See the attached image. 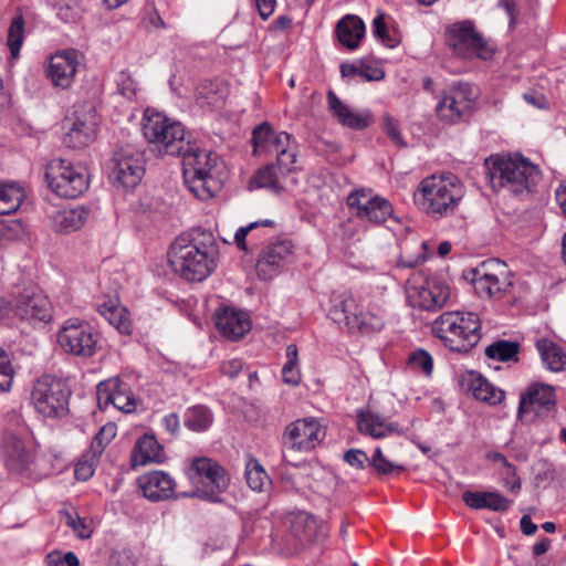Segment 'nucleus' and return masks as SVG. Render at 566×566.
<instances>
[{
    "label": "nucleus",
    "mask_w": 566,
    "mask_h": 566,
    "mask_svg": "<svg viewBox=\"0 0 566 566\" xmlns=\"http://www.w3.org/2000/svg\"><path fill=\"white\" fill-rule=\"evenodd\" d=\"M46 566H64L62 560V552L59 549L51 551L44 557Z\"/></svg>",
    "instance_id": "nucleus-63"
},
{
    "label": "nucleus",
    "mask_w": 566,
    "mask_h": 566,
    "mask_svg": "<svg viewBox=\"0 0 566 566\" xmlns=\"http://www.w3.org/2000/svg\"><path fill=\"white\" fill-rule=\"evenodd\" d=\"M14 369L11 365L9 354L0 347V391L10 390L13 381Z\"/></svg>",
    "instance_id": "nucleus-48"
},
{
    "label": "nucleus",
    "mask_w": 566,
    "mask_h": 566,
    "mask_svg": "<svg viewBox=\"0 0 566 566\" xmlns=\"http://www.w3.org/2000/svg\"><path fill=\"white\" fill-rule=\"evenodd\" d=\"M326 436L325 427L315 418H302L289 423L282 434L283 459L287 452H311Z\"/></svg>",
    "instance_id": "nucleus-14"
},
{
    "label": "nucleus",
    "mask_w": 566,
    "mask_h": 566,
    "mask_svg": "<svg viewBox=\"0 0 566 566\" xmlns=\"http://www.w3.org/2000/svg\"><path fill=\"white\" fill-rule=\"evenodd\" d=\"M375 196L371 193L370 190L359 189L354 190L349 193L347 197V205L350 208H356L357 212L356 216L359 219H363L364 212H366L367 208L374 200Z\"/></svg>",
    "instance_id": "nucleus-46"
},
{
    "label": "nucleus",
    "mask_w": 566,
    "mask_h": 566,
    "mask_svg": "<svg viewBox=\"0 0 566 566\" xmlns=\"http://www.w3.org/2000/svg\"><path fill=\"white\" fill-rule=\"evenodd\" d=\"M137 481L143 496L150 502L177 497L175 493L176 482L164 471H150L140 475Z\"/></svg>",
    "instance_id": "nucleus-25"
},
{
    "label": "nucleus",
    "mask_w": 566,
    "mask_h": 566,
    "mask_svg": "<svg viewBox=\"0 0 566 566\" xmlns=\"http://www.w3.org/2000/svg\"><path fill=\"white\" fill-rule=\"evenodd\" d=\"M485 458L493 462L501 463V476L503 478H516V467L512 464L507 458L500 452H488Z\"/></svg>",
    "instance_id": "nucleus-53"
},
{
    "label": "nucleus",
    "mask_w": 566,
    "mask_h": 566,
    "mask_svg": "<svg viewBox=\"0 0 566 566\" xmlns=\"http://www.w3.org/2000/svg\"><path fill=\"white\" fill-rule=\"evenodd\" d=\"M216 326L229 339H239L251 328L247 313L232 307H220L216 312Z\"/></svg>",
    "instance_id": "nucleus-27"
},
{
    "label": "nucleus",
    "mask_w": 566,
    "mask_h": 566,
    "mask_svg": "<svg viewBox=\"0 0 566 566\" xmlns=\"http://www.w3.org/2000/svg\"><path fill=\"white\" fill-rule=\"evenodd\" d=\"M13 314L20 319L48 322L51 319V303L36 285L19 289L10 303Z\"/></svg>",
    "instance_id": "nucleus-19"
},
{
    "label": "nucleus",
    "mask_w": 566,
    "mask_h": 566,
    "mask_svg": "<svg viewBox=\"0 0 566 566\" xmlns=\"http://www.w3.org/2000/svg\"><path fill=\"white\" fill-rule=\"evenodd\" d=\"M469 387L478 400L490 405L500 403L504 398V391L481 375L472 377Z\"/></svg>",
    "instance_id": "nucleus-37"
},
{
    "label": "nucleus",
    "mask_w": 566,
    "mask_h": 566,
    "mask_svg": "<svg viewBox=\"0 0 566 566\" xmlns=\"http://www.w3.org/2000/svg\"><path fill=\"white\" fill-rule=\"evenodd\" d=\"M87 214L83 207L56 210L50 216L51 227L55 232L70 233L82 228Z\"/></svg>",
    "instance_id": "nucleus-33"
},
{
    "label": "nucleus",
    "mask_w": 566,
    "mask_h": 566,
    "mask_svg": "<svg viewBox=\"0 0 566 566\" xmlns=\"http://www.w3.org/2000/svg\"><path fill=\"white\" fill-rule=\"evenodd\" d=\"M505 264L500 260H489L482 262L478 268L469 270L464 277L470 281L475 293L480 297L490 298L504 293L512 285L506 279H500L495 273L496 269L504 270ZM503 275V271H501Z\"/></svg>",
    "instance_id": "nucleus-20"
},
{
    "label": "nucleus",
    "mask_w": 566,
    "mask_h": 566,
    "mask_svg": "<svg viewBox=\"0 0 566 566\" xmlns=\"http://www.w3.org/2000/svg\"><path fill=\"white\" fill-rule=\"evenodd\" d=\"M462 500L465 505L473 510L488 509L501 513L506 512L512 505V501L499 492L467 491L462 494Z\"/></svg>",
    "instance_id": "nucleus-30"
},
{
    "label": "nucleus",
    "mask_w": 566,
    "mask_h": 566,
    "mask_svg": "<svg viewBox=\"0 0 566 566\" xmlns=\"http://www.w3.org/2000/svg\"><path fill=\"white\" fill-rule=\"evenodd\" d=\"M80 52L74 49L55 53L50 61L48 76L55 86L69 87L76 74L80 63Z\"/></svg>",
    "instance_id": "nucleus-26"
},
{
    "label": "nucleus",
    "mask_w": 566,
    "mask_h": 566,
    "mask_svg": "<svg viewBox=\"0 0 566 566\" xmlns=\"http://www.w3.org/2000/svg\"><path fill=\"white\" fill-rule=\"evenodd\" d=\"M71 389L65 381L43 375L33 385L31 401L35 410L44 417L57 418L66 415Z\"/></svg>",
    "instance_id": "nucleus-9"
},
{
    "label": "nucleus",
    "mask_w": 566,
    "mask_h": 566,
    "mask_svg": "<svg viewBox=\"0 0 566 566\" xmlns=\"http://www.w3.org/2000/svg\"><path fill=\"white\" fill-rule=\"evenodd\" d=\"M191 471L195 472L191 479L201 483L203 489H197L196 492L190 494L185 493L184 496L197 495L212 502L219 501V494L226 491L229 485V478L224 469L212 459L197 458L192 461Z\"/></svg>",
    "instance_id": "nucleus-18"
},
{
    "label": "nucleus",
    "mask_w": 566,
    "mask_h": 566,
    "mask_svg": "<svg viewBox=\"0 0 566 566\" xmlns=\"http://www.w3.org/2000/svg\"><path fill=\"white\" fill-rule=\"evenodd\" d=\"M394 208L391 203L379 196H375L374 200L363 214V219H367L374 223H382L392 217Z\"/></svg>",
    "instance_id": "nucleus-41"
},
{
    "label": "nucleus",
    "mask_w": 566,
    "mask_h": 566,
    "mask_svg": "<svg viewBox=\"0 0 566 566\" xmlns=\"http://www.w3.org/2000/svg\"><path fill=\"white\" fill-rule=\"evenodd\" d=\"M344 460L354 468L364 469L365 463L368 462V457L363 450L350 449L345 452Z\"/></svg>",
    "instance_id": "nucleus-54"
},
{
    "label": "nucleus",
    "mask_w": 566,
    "mask_h": 566,
    "mask_svg": "<svg viewBox=\"0 0 566 566\" xmlns=\"http://www.w3.org/2000/svg\"><path fill=\"white\" fill-rule=\"evenodd\" d=\"M536 347L548 370L554 373L566 370V353L557 344L543 338L537 340Z\"/></svg>",
    "instance_id": "nucleus-35"
},
{
    "label": "nucleus",
    "mask_w": 566,
    "mask_h": 566,
    "mask_svg": "<svg viewBox=\"0 0 566 566\" xmlns=\"http://www.w3.org/2000/svg\"><path fill=\"white\" fill-rule=\"evenodd\" d=\"M484 169L494 189L507 188L514 195L530 191L539 177L538 168L521 155L490 156Z\"/></svg>",
    "instance_id": "nucleus-5"
},
{
    "label": "nucleus",
    "mask_w": 566,
    "mask_h": 566,
    "mask_svg": "<svg viewBox=\"0 0 566 566\" xmlns=\"http://www.w3.org/2000/svg\"><path fill=\"white\" fill-rule=\"evenodd\" d=\"M164 459V448L155 436L146 433L137 440L132 454L134 464L160 463Z\"/></svg>",
    "instance_id": "nucleus-32"
},
{
    "label": "nucleus",
    "mask_w": 566,
    "mask_h": 566,
    "mask_svg": "<svg viewBox=\"0 0 566 566\" xmlns=\"http://www.w3.org/2000/svg\"><path fill=\"white\" fill-rule=\"evenodd\" d=\"M282 379L285 384L296 386L301 381V371L298 368V352L295 344L286 347V363L282 368Z\"/></svg>",
    "instance_id": "nucleus-40"
},
{
    "label": "nucleus",
    "mask_w": 566,
    "mask_h": 566,
    "mask_svg": "<svg viewBox=\"0 0 566 566\" xmlns=\"http://www.w3.org/2000/svg\"><path fill=\"white\" fill-rule=\"evenodd\" d=\"M521 531L524 535H533L537 531V525L534 524L528 515H523L520 521Z\"/></svg>",
    "instance_id": "nucleus-62"
},
{
    "label": "nucleus",
    "mask_w": 566,
    "mask_h": 566,
    "mask_svg": "<svg viewBox=\"0 0 566 566\" xmlns=\"http://www.w3.org/2000/svg\"><path fill=\"white\" fill-rule=\"evenodd\" d=\"M116 566H135L136 560L130 551H123L114 556Z\"/></svg>",
    "instance_id": "nucleus-61"
},
{
    "label": "nucleus",
    "mask_w": 566,
    "mask_h": 566,
    "mask_svg": "<svg viewBox=\"0 0 566 566\" xmlns=\"http://www.w3.org/2000/svg\"><path fill=\"white\" fill-rule=\"evenodd\" d=\"M97 401L102 409L109 405L123 412H132L136 409V399L127 382L118 377L109 378L97 385Z\"/></svg>",
    "instance_id": "nucleus-24"
},
{
    "label": "nucleus",
    "mask_w": 566,
    "mask_h": 566,
    "mask_svg": "<svg viewBox=\"0 0 566 566\" xmlns=\"http://www.w3.org/2000/svg\"><path fill=\"white\" fill-rule=\"evenodd\" d=\"M373 33L388 48H395L399 43V40L389 33L382 14L373 20Z\"/></svg>",
    "instance_id": "nucleus-50"
},
{
    "label": "nucleus",
    "mask_w": 566,
    "mask_h": 566,
    "mask_svg": "<svg viewBox=\"0 0 566 566\" xmlns=\"http://www.w3.org/2000/svg\"><path fill=\"white\" fill-rule=\"evenodd\" d=\"M57 343L65 353L88 358L96 353L97 334L88 323L69 318L57 333Z\"/></svg>",
    "instance_id": "nucleus-17"
},
{
    "label": "nucleus",
    "mask_w": 566,
    "mask_h": 566,
    "mask_svg": "<svg viewBox=\"0 0 566 566\" xmlns=\"http://www.w3.org/2000/svg\"><path fill=\"white\" fill-rule=\"evenodd\" d=\"M23 40L24 19L22 14H18L13 17V19L11 20L7 39V44L13 59H17L19 56Z\"/></svg>",
    "instance_id": "nucleus-42"
},
{
    "label": "nucleus",
    "mask_w": 566,
    "mask_h": 566,
    "mask_svg": "<svg viewBox=\"0 0 566 566\" xmlns=\"http://www.w3.org/2000/svg\"><path fill=\"white\" fill-rule=\"evenodd\" d=\"M242 368L243 361L238 358L224 361L221 365L222 373L229 376L230 378L237 377L241 373Z\"/></svg>",
    "instance_id": "nucleus-57"
},
{
    "label": "nucleus",
    "mask_w": 566,
    "mask_h": 566,
    "mask_svg": "<svg viewBox=\"0 0 566 566\" xmlns=\"http://www.w3.org/2000/svg\"><path fill=\"white\" fill-rule=\"evenodd\" d=\"M358 76L366 81H380L385 77V72L379 67H373L360 62Z\"/></svg>",
    "instance_id": "nucleus-56"
},
{
    "label": "nucleus",
    "mask_w": 566,
    "mask_h": 566,
    "mask_svg": "<svg viewBox=\"0 0 566 566\" xmlns=\"http://www.w3.org/2000/svg\"><path fill=\"white\" fill-rule=\"evenodd\" d=\"M520 344L517 342L499 339L485 348V356L499 361L517 360Z\"/></svg>",
    "instance_id": "nucleus-39"
},
{
    "label": "nucleus",
    "mask_w": 566,
    "mask_h": 566,
    "mask_svg": "<svg viewBox=\"0 0 566 566\" xmlns=\"http://www.w3.org/2000/svg\"><path fill=\"white\" fill-rule=\"evenodd\" d=\"M49 188L59 197L75 199L88 188V179L81 167L65 159H53L46 166Z\"/></svg>",
    "instance_id": "nucleus-10"
},
{
    "label": "nucleus",
    "mask_w": 566,
    "mask_h": 566,
    "mask_svg": "<svg viewBox=\"0 0 566 566\" xmlns=\"http://www.w3.org/2000/svg\"><path fill=\"white\" fill-rule=\"evenodd\" d=\"M108 168L114 186L135 188L145 174L144 153L133 145L122 146L114 151Z\"/></svg>",
    "instance_id": "nucleus-13"
},
{
    "label": "nucleus",
    "mask_w": 566,
    "mask_h": 566,
    "mask_svg": "<svg viewBox=\"0 0 566 566\" xmlns=\"http://www.w3.org/2000/svg\"><path fill=\"white\" fill-rule=\"evenodd\" d=\"M406 293L412 307L434 312L446 305L450 297V287L439 277H423L421 273H417L408 280Z\"/></svg>",
    "instance_id": "nucleus-11"
},
{
    "label": "nucleus",
    "mask_w": 566,
    "mask_h": 566,
    "mask_svg": "<svg viewBox=\"0 0 566 566\" xmlns=\"http://www.w3.org/2000/svg\"><path fill=\"white\" fill-rule=\"evenodd\" d=\"M75 478L80 481H86L94 474V469L87 461H80L75 465Z\"/></svg>",
    "instance_id": "nucleus-59"
},
{
    "label": "nucleus",
    "mask_w": 566,
    "mask_h": 566,
    "mask_svg": "<svg viewBox=\"0 0 566 566\" xmlns=\"http://www.w3.org/2000/svg\"><path fill=\"white\" fill-rule=\"evenodd\" d=\"M262 20H266L274 12L276 0H254Z\"/></svg>",
    "instance_id": "nucleus-58"
},
{
    "label": "nucleus",
    "mask_w": 566,
    "mask_h": 566,
    "mask_svg": "<svg viewBox=\"0 0 566 566\" xmlns=\"http://www.w3.org/2000/svg\"><path fill=\"white\" fill-rule=\"evenodd\" d=\"M556 403L557 398L553 386L543 382H534L521 394L517 416L521 418L525 412L546 416L555 409Z\"/></svg>",
    "instance_id": "nucleus-23"
},
{
    "label": "nucleus",
    "mask_w": 566,
    "mask_h": 566,
    "mask_svg": "<svg viewBox=\"0 0 566 566\" xmlns=\"http://www.w3.org/2000/svg\"><path fill=\"white\" fill-rule=\"evenodd\" d=\"M218 255L213 234L195 228L176 238L168 251V262L184 280L202 282L216 270Z\"/></svg>",
    "instance_id": "nucleus-2"
},
{
    "label": "nucleus",
    "mask_w": 566,
    "mask_h": 566,
    "mask_svg": "<svg viewBox=\"0 0 566 566\" xmlns=\"http://www.w3.org/2000/svg\"><path fill=\"white\" fill-rule=\"evenodd\" d=\"M464 196L463 185L454 175L424 178L415 193L420 210L434 219L452 214Z\"/></svg>",
    "instance_id": "nucleus-4"
},
{
    "label": "nucleus",
    "mask_w": 566,
    "mask_h": 566,
    "mask_svg": "<svg viewBox=\"0 0 566 566\" xmlns=\"http://www.w3.org/2000/svg\"><path fill=\"white\" fill-rule=\"evenodd\" d=\"M178 157L182 158L185 184L197 198L210 199L221 189L223 163L216 153L189 142Z\"/></svg>",
    "instance_id": "nucleus-3"
},
{
    "label": "nucleus",
    "mask_w": 566,
    "mask_h": 566,
    "mask_svg": "<svg viewBox=\"0 0 566 566\" xmlns=\"http://www.w3.org/2000/svg\"><path fill=\"white\" fill-rule=\"evenodd\" d=\"M213 422L211 410L202 405L188 408L184 413V424L191 431L201 432L210 428Z\"/></svg>",
    "instance_id": "nucleus-38"
},
{
    "label": "nucleus",
    "mask_w": 566,
    "mask_h": 566,
    "mask_svg": "<svg viewBox=\"0 0 566 566\" xmlns=\"http://www.w3.org/2000/svg\"><path fill=\"white\" fill-rule=\"evenodd\" d=\"M448 44L453 54L462 59L488 61L493 56V49L478 33L470 21L454 23L447 30Z\"/></svg>",
    "instance_id": "nucleus-16"
},
{
    "label": "nucleus",
    "mask_w": 566,
    "mask_h": 566,
    "mask_svg": "<svg viewBox=\"0 0 566 566\" xmlns=\"http://www.w3.org/2000/svg\"><path fill=\"white\" fill-rule=\"evenodd\" d=\"M294 245L290 240H277L265 245L256 261V274L268 281L276 276L293 258Z\"/></svg>",
    "instance_id": "nucleus-22"
},
{
    "label": "nucleus",
    "mask_w": 566,
    "mask_h": 566,
    "mask_svg": "<svg viewBox=\"0 0 566 566\" xmlns=\"http://www.w3.org/2000/svg\"><path fill=\"white\" fill-rule=\"evenodd\" d=\"M476 93L469 83H453L442 94L436 106V113L440 120L448 124H457L467 120L472 113Z\"/></svg>",
    "instance_id": "nucleus-15"
},
{
    "label": "nucleus",
    "mask_w": 566,
    "mask_h": 566,
    "mask_svg": "<svg viewBox=\"0 0 566 566\" xmlns=\"http://www.w3.org/2000/svg\"><path fill=\"white\" fill-rule=\"evenodd\" d=\"M259 227H274V222L270 219H264L261 221L251 222L247 227H241L237 230L234 234V242L237 247L244 252H249L250 249L248 247L247 237L250 235V241L254 239V234L252 233L253 230H255Z\"/></svg>",
    "instance_id": "nucleus-44"
},
{
    "label": "nucleus",
    "mask_w": 566,
    "mask_h": 566,
    "mask_svg": "<svg viewBox=\"0 0 566 566\" xmlns=\"http://www.w3.org/2000/svg\"><path fill=\"white\" fill-rule=\"evenodd\" d=\"M98 313L104 316L120 334L129 335L133 331L128 311L117 303V300L98 303Z\"/></svg>",
    "instance_id": "nucleus-34"
},
{
    "label": "nucleus",
    "mask_w": 566,
    "mask_h": 566,
    "mask_svg": "<svg viewBox=\"0 0 566 566\" xmlns=\"http://www.w3.org/2000/svg\"><path fill=\"white\" fill-rule=\"evenodd\" d=\"M286 132L275 134L266 122L252 132L253 154L274 155L275 160L259 168L251 180L256 188H266L280 195L286 190L287 177L296 171V151Z\"/></svg>",
    "instance_id": "nucleus-1"
},
{
    "label": "nucleus",
    "mask_w": 566,
    "mask_h": 566,
    "mask_svg": "<svg viewBox=\"0 0 566 566\" xmlns=\"http://www.w3.org/2000/svg\"><path fill=\"white\" fill-rule=\"evenodd\" d=\"M328 108L343 126L352 129L361 130L369 127L373 123L370 112L354 113L337 97L333 91L327 93Z\"/></svg>",
    "instance_id": "nucleus-28"
},
{
    "label": "nucleus",
    "mask_w": 566,
    "mask_h": 566,
    "mask_svg": "<svg viewBox=\"0 0 566 566\" xmlns=\"http://www.w3.org/2000/svg\"><path fill=\"white\" fill-rule=\"evenodd\" d=\"M357 429L360 433L375 439L385 438L392 432L402 433V431L398 430L397 424L388 423L380 416L363 410L357 412Z\"/></svg>",
    "instance_id": "nucleus-31"
},
{
    "label": "nucleus",
    "mask_w": 566,
    "mask_h": 566,
    "mask_svg": "<svg viewBox=\"0 0 566 566\" xmlns=\"http://www.w3.org/2000/svg\"><path fill=\"white\" fill-rule=\"evenodd\" d=\"M116 434V427L114 424L103 426L99 431L95 434L92 443L90 452L93 458H97L102 454L105 447L111 442V440Z\"/></svg>",
    "instance_id": "nucleus-45"
},
{
    "label": "nucleus",
    "mask_w": 566,
    "mask_h": 566,
    "mask_svg": "<svg viewBox=\"0 0 566 566\" xmlns=\"http://www.w3.org/2000/svg\"><path fill=\"white\" fill-rule=\"evenodd\" d=\"M163 423L167 432H169L172 437L177 436L180 428V421L177 413H169L164 417Z\"/></svg>",
    "instance_id": "nucleus-60"
},
{
    "label": "nucleus",
    "mask_w": 566,
    "mask_h": 566,
    "mask_svg": "<svg viewBox=\"0 0 566 566\" xmlns=\"http://www.w3.org/2000/svg\"><path fill=\"white\" fill-rule=\"evenodd\" d=\"M65 129L63 142L70 148H83L90 145L96 136V114L93 111H74L73 116L63 122Z\"/></svg>",
    "instance_id": "nucleus-21"
},
{
    "label": "nucleus",
    "mask_w": 566,
    "mask_h": 566,
    "mask_svg": "<svg viewBox=\"0 0 566 566\" xmlns=\"http://www.w3.org/2000/svg\"><path fill=\"white\" fill-rule=\"evenodd\" d=\"M370 464L373 465V468L376 470V472L379 475H387L392 472L401 473L406 470V468L403 465L395 464V463L390 462L389 460H387L384 457L380 448L375 449Z\"/></svg>",
    "instance_id": "nucleus-47"
},
{
    "label": "nucleus",
    "mask_w": 566,
    "mask_h": 566,
    "mask_svg": "<svg viewBox=\"0 0 566 566\" xmlns=\"http://www.w3.org/2000/svg\"><path fill=\"white\" fill-rule=\"evenodd\" d=\"M329 317L335 323H344L349 332H358L363 335L377 333L385 326L384 315L370 311L364 312L352 295L335 304L329 310Z\"/></svg>",
    "instance_id": "nucleus-12"
},
{
    "label": "nucleus",
    "mask_w": 566,
    "mask_h": 566,
    "mask_svg": "<svg viewBox=\"0 0 566 566\" xmlns=\"http://www.w3.org/2000/svg\"><path fill=\"white\" fill-rule=\"evenodd\" d=\"M432 333L450 350L469 353L481 339V321L472 312H446L433 322Z\"/></svg>",
    "instance_id": "nucleus-6"
},
{
    "label": "nucleus",
    "mask_w": 566,
    "mask_h": 566,
    "mask_svg": "<svg viewBox=\"0 0 566 566\" xmlns=\"http://www.w3.org/2000/svg\"><path fill=\"white\" fill-rule=\"evenodd\" d=\"M408 365L416 370L422 371L426 376H429L433 369V359L424 349H418L409 356Z\"/></svg>",
    "instance_id": "nucleus-49"
},
{
    "label": "nucleus",
    "mask_w": 566,
    "mask_h": 566,
    "mask_svg": "<svg viewBox=\"0 0 566 566\" xmlns=\"http://www.w3.org/2000/svg\"><path fill=\"white\" fill-rule=\"evenodd\" d=\"M364 21L354 14H347L336 24V35L343 46L348 50H356L365 35Z\"/></svg>",
    "instance_id": "nucleus-29"
},
{
    "label": "nucleus",
    "mask_w": 566,
    "mask_h": 566,
    "mask_svg": "<svg viewBox=\"0 0 566 566\" xmlns=\"http://www.w3.org/2000/svg\"><path fill=\"white\" fill-rule=\"evenodd\" d=\"M120 93L126 97H133L136 93V83L127 72H122L118 78Z\"/></svg>",
    "instance_id": "nucleus-55"
},
{
    "label": "nucleus",
    "mask_w": 566,
    "mask_h": 566,
    "mask_svg": "<svg viewBox=\"0 0 566 566\" xmlns=\"http://www.w3.org/2000/svg\"><path fill=\"white\" fill-rule=\"evenodd\" d=\"M556 200L566 214V181L562 182L555 191Z\"/></svg>",
    "instance_id": "nucleus-64"
},
{
    "label": "nucleus",
    "mask_w": 566,
    "mask_h": 566,
    "mask_svg": "<svg viewBox=\"0 0 566 566\" xmlns=\"http://www.w3.org/2000/svg\"><path fill=\"white\" fill-rule=\"evenodd\" d=\"M244 476L250 489L258 492L262 491L269 481L266 472L255 459L247 462Z\"/></svg>",
    "instance_id": "nucleus-43"
},
{
    "label": "nucleus",
    "mask_w": 566,
    "mask_h": 566,
    "mask_svg": "<svg viewBox=\"0 0 566 566\" xmlns=\"http://www.w3.org/2000/svg\"><path fill=\"white\" fill-rule=\"evenodd\" d=\"M382 130L399 147H406L407 144L400 133L399 122L389 114L382 116Z\"/></svg>",
    "instance_id": "nucleus-51"
},
{
    "label": "nucleus",
    "mask_w": 566,
    "mask_h": 566,
    "mask_svg": "<svg viewBox=\"0 0 566 566\" xmlns=\"http://www.w3.org/2000/svg\"><path fill=\"white\" fill-rule=\"evenodd\" d=\"M3 461L7 470L12 474L40 480L53 474L60 469L53 465V459L57 455L36 457L32 448L13 433H7L2 440Z\"/></svg>",
    "instance_id": "nucleus-7"
},
{
    "label": "nucleus",
    "mask_w": 566,
    "mask_h": 566,
    "mask_svg": "<svg viewBox=\"0 0 566 566\" xmlns=\"http://www.w3.org/2000/svg\"><path fill=\"white\" fill-rule=\"evenodd\" d=\"M66 524L72 531L76 534V536L81 539H87L92 535V530L87 525L86 521L80 517L77 514L73 516L72 514H66Z\"/></svg>",
    "instance_id": "nucleus-52"
},
{
    "label": "nucleus",
    "mask_w": 566,
    "mask_h": 566,
    "mask_svg": "<svg viewBox=\"0 0 566 566\" xmlns=\"http://www.w3.org/2000/svg\"><path fill=\"white\" fill-rule=\"evenodd\" d=\"M24 196L23 188L18 184L0 181V216L15 212Z\"/></svg>",
    "instance_id": "nucleus-36"
},
{
    "label": "nucleus",
    "mask_w": 566,
    "mask_h": 566,
    "mask_svg": "<svg viewBox=\"0 0 566 566\" xmlns=\"http://www.w3.org/2000/svg\"><path fill=\"white\" fill-rule=\"evenodd\" d=\"M143 133L163 155L178 156L190 142L185 138V128L181 123L171 122L164 114L150 109L145 112Z\"/></svg>",
    "instance_id": "nucleus-8"
}]
</instances>
